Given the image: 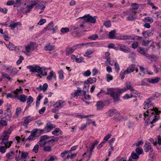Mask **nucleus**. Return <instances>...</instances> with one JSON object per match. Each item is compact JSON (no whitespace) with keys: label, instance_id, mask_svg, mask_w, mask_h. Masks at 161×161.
Returning <instances> with one entry per match:
<instances>
[{"label":"nucleus","instance_id":"obj_1","mask_svg":"<svg viewBox=\"0 0 161 161\" xmlns=\"http://www.w3.org/2000/svg\"><path fill=\"white\" fill-rule=\"evenodd\" d=\"M161 113L156 107H153V108L148 109L143 113L144 119L147 122V125L151 124L150 127L153 126V124L155 123L159 118L158 115Z\"/></svg>","mask_w":161,"mask_h":161},{"label":"nucleus","instance_id":"obj_2","mask_svg":"<svg viewBox=\"0 0 161 161\" xmlns=\"http://www.w3.org/2000/svg\"><path fill=\"white\" fill-rule=\"evenodd\" d=\"M96 16L92 17L88 14L79 18H81L83 20L82 22L83 24L78 23L75 25H71L70 27V31L72 33L81 32L85 28L83 24L86 22L95 23L96 22Z\"/></svg>","mask_w":161,"mask_h":161},{"label":"nucleus","instance_id":"obj_3","mask_svg":"<svg viewBox=\"0 0 161 161\" xmlns=\"http://www.w3.org/2000/svg\"><path fill=\"white\" fill-rule=\"evenodd\" d=\"M46 5V3L45 2H38V0H27L25 1L24 4H23L22 8L24 9H25V13H27L30 12L32 8L34 6H35V8L38 9H41L42 10H44Z\"/></svg>","mask_w":161,"mask_h":161},{"label":"nucleus","instance_id":"obj_4","mask_svg":"<svg viewBox=\"0 0 161 161\" xmlns=\"http://www.w3.org/2000/svg\"><path fill=\"white\" fill-rule=\"evenodd\" d=\"M127 90V89L126 87L119 90V91L113 89L109 88L108 89V92L106 93V94L110 95V96L113 98L114 101V102H116L119 99V93L124 92Z\"/></svg>","mask_w":161,"mask_h":161},{"label":"nucleus","instance_id":"obj_5","mask_svg":"<svg viewBox=\"0 0 161 161\" xmlns=\"http://www.w3.org/2000/svg\"><path fill=\"white\" fill-rule=\"evenodd\" d=\"M50 138V137L47 135H44L42 136L40 140L38 142L39 145L43 147L44 145H46L47 144L51 143V145L53 146L55 145L54 142H57L58 140V138H55L47 141V140H48Z\"/></svg>","mask_w":161,"mask_h":161},{"label":"nucleus","instance_id":"obj_6","mask_svg":"<svg viewBox=\"0 0 161 161\" xmlns=\"http://www.w3.org/2000/svg\"><path fill=\"white\" fill-rule=\"evenodd\" d=\"M27 68L30 70L31 72L40 73V74L43 76H46L47 75L46 72H43V70H45V69L43 67L41 68L37 65H33L27 66Z\"/></svg>","mask_w":161,"mask_h":161},{"label":"nucleus","instance_id":"obj_7","mask_svg":"<svg viewBox=\"0 0 161 161\" xmlns=\"http://www.w3.org/2000/svg\"><path fill=\"white\" fill-rule=\"evenodd\" d=\"M36 130L33 129L32 130L31 133V135L29 137L26 139V140H29L31 141L34 140L36 138H37L40 136V134H37L36 133Z\"/></svg>","mask_w":161,"mask_h":161},{"label":"nucleus","instance_id":"obj_8","mask_svg":"<svg viewBox=\"0 0 161 161\" xmlns=\"http://www.w3.org/2000/svg\"><path fill=\"white\" fill-rule=\"evenodd\" d=\"M114 49L116 50L122 51L125 53H127L130 50L129 48L122 44H117V46H115L114 47Z\"/></svg>","mask_w":161,"mask_h":161},{"label":"nucleus","instance_id":"obj_9","mask_svg":"<svg viewBox=\"0 0 161 161\" xmlns=\"http://www.w3.org/2000/svg\"><path fill=\"white\" fill-rule=\"evenodd\" d=\"M153 99L152 97H150L146 100L144 102V108L147 109L153 106V104L152 103Z\"/></svg>","mask_w":161,"mask_h":161},{"label":"nucleus","instance_id":"obj_10","mask_svg":"<svg viewBox=\"0 0 161 161\" xmlns=\"http://www.w3.org/2000/svg\"><path fill=\"white\" fill-rule=\"evenodd\" d=\"M136 11H135L134 10H130L128 12L127 14H129V16L127 17V19L129 21H133L136 18Z\"/></svg>","mask_w":161,"mask_h":161},{"label":"nucleus","instance_id":"obj_11","mask_svg":"<svg viewBox=\"0 0 161 161\" xmlns=\"http://www.w3.org/2000/svg\"><path fill=\"white\" fill-rule=\"evenodd\" d=\"M55 127L56 126L54 125L49 122L47 124L46 126L45 127V130L48 132L50 131L53 129L55 128Z\"/></svg>","mask_w":161,"mask_h":161},{"label":"nucleus","instance_id":"obj_12","mask_svg":"<svg viewBox=\"0 0 161 161\" xmlns=\"http://www.w3.org/2000/svg\"><path fill=\"white\" fill-rule=\"evenodd\" d=\"M144 149L146 152H148L149 150L152 152L153 151V148L151 147L150 144L148 142H147L145 144Z\"/></svg>","mask_w":161,"mask_h":161},{"label":"nucleus","instance_id":"obj_13","mask_svg":"<svg viewBox=\"0 0 161 161\" xmlns=\"http://www.w3.org/2000/svg\"><path fill=\"white\" fill-rule=\"evenodd\" d=\"M65 104L66 103L65 101H63L62 100H60L54 104L53 105L56 108H58L59 107L61 108L65 105Z\"/></svg>","mask_w":161,"mask_h":161},{"label":"nucleus","instance_id":"obj_14","mask_svg":"<svg viewBox=\"0 0 161 161\" xmlns=\"http://www.w3.org/2000/svg\"><path fill=\"white\" fill-rule=\"evenodd\" d=\"M160 79L159 77H156L154 78H147L146 80L150 83H156L160 80Z\"/></svg>","mask_w":161,"mask_h":161},{"label":"nucleus","instance_id":"obj_15","mask_svg":"<svg viewBox=\"0 0 161 161\" xmlns=\"http://www.w3.org/2000/svg\"><path fill=\"white\" fill-rule=\"evenodd\" d=\"M119 112L115 109H112L109 110L108 112L106 113L107 116L109 117L113 116L115 114H119Z\"/></svg>","mask_w":161,"mask_h":161},{"label":"nucleus","instance_id":"obj_16","mask_svg":"<svg viewBox=\"0 0 161 161\" xmlns=\"http://www.w3.org/2000/svg\"><path fill=\"white\" fill-rule=\"evenodd\" d=\"M31 121V120L30 119V117H25L24 118V121L23 124V125L26 128H28L27 125Z\"/></svg>","mask_w":161,"mask_h":161},{"label":"nucleus","instance_id":"obj_17","mask_svg":"<svg viewBox=\"0 0 161 161\" xmlns=\"http://www.w3.org/2000/svg\"><path fill=\"white\" fill-rule=\"evenodd\" d=\"M76 48L73 47L70 48H68L66 49V54L68 56L72 53L76 49Z\"/></svg>","mask_w":161,"mask_h":161},{"label":"nucleus","instance_id":"obj_18","mask_svg":"<svg viewBox=\"0 0 161 161\" xmlns=\"http://www.w3.org/2000/svg\"><path fill=\"white\" fill-rule=\"evenodd\" d=\"M14 96L15 97V98L18 97L19 95L23 93V91L22 89L21 88L17 89L15 91H13Z\"/></svg>","mask_w":161,"mask_h":161},{"label":"nucleus","instance_id":"obj_19","mask_svg":"<svg viewBox=\"0 0 161 161\" xmlns=\"http://www.w3.org/2000/svg\"><path fill=\"white\" fill-rule=\"evenodd\" d=\"M152 32V31H150V30L144 31L142 32V35L145 38H147L148 36H151L153 35V33Z\"/></svg>","mask_w":161,"mask_h":161},{"label":"nucleus","instance_id":"obj_20","mask_svg":"<svg viewBox=\"0 0 161 161\" xmlns=\"http://www.w3.org/2000/svg\"><path fill=\"white\" fill-rule=\"evenodd\" d=\"M96 106L97 107V109L100 110L103 108L104 105L102 101H99L97 102Z\"/></svg>","mask_w":161,"mask_h":161},{"label":"nucleus","instance_id":"obj_21","mask_svg":"<svg viewBox=\"0 0 161 161\" xmlns=\"http://www.w3.org/2000/svg\"><path fill=\"white\" fill-rule=\"evenodd\" d=\"M55 46L49 44L44 47V49L46 51H51L53 50L54 49Z\"/></svg>","mask_w":161,"mask_h":161},{"label":"nucleus","instance_id":"obj_22","mask_svg":"<svg viewBox=\"0 0 161 161\" xmlns=\"http://www.w3.org/2000/svg\"><path fill=\"white\" fill-rule=\"evenodd\" d=\"M28 45L33 50H35L37 49L38 44L35 42H31Z\"/></svg>","mask_w":161,"mask_h":161},{"label":"nucleus","instance_id":"obj_23","mask_svg":"<svg viewBox=\"0 0 161 161\" xmlns=\"http://www.w3.org/2000/svg\"><path fill=\"white\" fill-rule=\"evenodd\" d=\"M6 156L8 159H12L14 158V153L13 151H11L10 153H7Z\"/></svg>","mask_w":161,"mask_h":161},{"label":"nucleus","instance_id":"obj_24","mask_svg":"<svg viewBox=\"0 0 161 161\" xmlns=\"http://www.w3.org/2000/svg\"><path fill=\"white\" fill-rule=\"evenodd\" d=\"M93 51L91 49H87L84 55V56L87 57L89 58H90L91 57V55L93 54Z\"/></svg>","mask_w":161,"mask_h":161},{"label":"nucleus","instance_id":"obj_25","mask_svg":"<svg viewBox=\"0 0 161 161\" xmlns=\"http://www.w3.org/2000/svg\"><path fill=\"white\" fill-rule=\"evenodd\" d=\"M129 74V73L127 69L125 70H121L119 74V76L121 78V79H123L125 78V75Z\"/></svg>","mask_w":161,"mask_h":161},{"label":"nucleus","instance_id":"obj_26","mask_svg":"<svg viewBox=\"0 0 161 161\" xmlns=\"http://www.w3.org/2000/svg\"><path fill=\"white\" fill-rule=\"evenodd\" d=\"M21 24L20 22H17L16 23H13L10 24L8 26L10 27L11 29H14L17 27L18 26L21 25Z\"/></svg>","mask_w":161,"mask_h":161},{"label":"nucleus","instance_id":"obj_27","mask_svg":"<svg viewBox=\"0 0 161 161\" xmlns=\"http://www.w3.org/2000/svg\"><path fill=\"white\" fill-rule=\"evenodd\" d=\"M41 147H43V150L45 152H50L52 151L51 147L50 146H46L44 145L43 147L40 146Z\"/></svg>","mask_w":161,"mask_h":161},{"label":"nucleus","instance_id":"obj_28","mask_svg":"<svg viewBox=\"0 0 161 161\" xmlns=\"http://www.w3.org/2000/svg\"><path fill=\"white\" fill-rule=\"evenodd\" d=\"M92 46V44L91 43H82L81 44H79L76 45L74 47H75L76 48V49L77 48H81L82 47L84 46Z\"/></svg>","mask_w":161,"mask_h":161},{"label":"nucleus","instance_id":"obj_29","mask_svg":"<svg viewBox=\"0 0 161 161\" xmlns=\"http://www.w3.org/2000/svg\"><path fill=\"white\" fill-rule=\"evenodd\" d=\"M27 97V96H25L24 94H23L19 96L17 98V99L21 102H25L26 100Z\"/></svg>","mask_w":161,"mask_h":161},{"label":"nucleus","instance_id":"obj_30","mask_svg":"<svg viewBox=\"0 0 161 161\" xmlns=\"http://www.w3.org/2000/svg\"><path fill=\"white\" fill-rule=\"evenodd\" d=\"M135 69V66L133 64H131L126 69L129 73L133 72Z\"/></svg>","mask_w":161,"mask_h":161},{"label":"nucleus","instance_id":"obj_31","mask_svg":"<svg viewBox=\"0 0 161 161\" xmlns=\"http://www.w3.org/2000/svg\"><path fill=\"white\" fill-rule=\"evenodd\" d=\"M131 36L124 35H121L119 36L120 39L121 40H127L130 39H133V38H131Z\"/></svg>","mask_w":161,"mask_h":161},{"label":"nucleus","instance_id":"obj_32","mask_svg":"<svg viewBox=\"0 0 161 161\" xmlns=\"http://www.w3.org/2000/svg\"><path fill=\"white\" fill-rule=\"evenodd\" d=\"M61 131L58 128H56L52 132V134L55 136H58L61 134Z\"/></svg>","mask_w":161,"mask_h":161},{"label":"nucleus","instance_id":"obj_33","mask_svg":"<svg viewBox=\"0 0 161 161\" xmlns=\"http://www.w3.org/2000/svg\"><path fill=\"white\" fill-rule=\"evenodd\" d=\"M3 137L2 138V141L1 143L2 145L3 144V142L7 141L8 139L9 136L6 134H3Z\"/></svg>","mask_w":161,"mask_h":161},{"label":"nucleus","instance_id":"obj_34","mask_svg":"<svg viewBox=\"0 0 161 161\" xmlns=\"http://www.w3.org/2000/svg\"><path fill=\"white\" fill-rule=\"evenodd\" d=\"M153 17L156 19L161 18V12H157L154 13L153 14Z\"/></svg>","mask_w":161,"mask_h":161},{"label":"nucleus","instance_id":"obj_35","mask_svg":"<svg viewBox=\"0 0 161 161\" xmlns=\"http://www.w3.org/2000/svg\"><path fill=\"white\" fill-rule=\"evenodd\" d=\"M89 85L90 84L89 83L87 82L86 81H85L84 82V86L83 88V92L84 91H85V92H86V91L88 92Z\"/></svg>","mask_w":161,"mask_h":161},{"label":"nucleus","instance_id":"obj_36","mask_svg":"<svg viewBox=\"0 0 161 161\" xmlns=\"http://www.w3.org/2000/svg\"><path fill=\"white\" fill-rule=\"evenodd\" d=\"M153 19L152 18L149 17H147L145 18L143 20V21L145 23H151L153 22Z\"/></svg>","mask_w":161,"mask_h":161},{"label":"nucleus","instance_id":"obj_37","mask_svg":"<svg viewBox=\"0 0 161 161\" xmlns=\"http://www.w3.org/2000/svg\"><path fill=\"white\" fill-rule=\"evenodd\" d=\"M53 26V22L51 21L45 28V29L46 30H52Z\"/></svg>","mask_w":161,"mask_h":161},{"label":"nucleus","instance_id":"obj_38","mask_svg":"<svg viewBox=\"0 0 161 161\" xmlns=\"http://www.w3.org/2000/svg\"><path fill=\"white\" fill-rule=\"evenodd\" d=\"M7 48L10 51H13L14 50L15 47L14 45L12 43L9 42V43L8 45H6Z\"/></svg>","mask_w":161,"mask_h":161},{"label":"nucleus","instance_id":"obj_39","mask_svg":"<svg viewBox=\"0 0 161 161\" xmlns=\"http://www.w3.org/2000/svg\"><path fill=\"white\" fill-rule=\"evenodd\" d=\"M137 51L141 54L144 55L146 52H145L144 49L140 47H138L137 49Z\"/></svg>","mask_w":161,"mask_h":161},{"label":"nucleus","instance_id":"obj_40","mask_svg":"<svg viewBox=\"0 0 161 161\" xmlns=\"http://www.w3.org/2000/svg\"><path fill=\"white\" fill-rule=\"evenodd\" d=\"M116 33V31L113 30L111 31L109 34L108 36L110 38L113 39L114 37V35Z\"/></svg>","mask_w":161,"mask_h":161},{"label":"nucleus","instance_id":"obj_41","mask_svg":"<svg viewBox=\"0 0 161 161\" xmlns=\"http://www.w3.org/2000/svg\"><path fill=\"white\" fill-rule=\"evenodd\" d=\"M12 143L13 142L12 141H7L3 142V144H4L5 147L7 148H9Z\"/></svg>","mask_w":161,"mask_h":161},{"label":"nucleus","instance_id":"obj_42","mask_svg":"<svg viewBox=\"0 0 161 161\" xmlns=\"http://www.w3.org/2000/svg\"><path fill=\"white\" fill-rule=\"evenodd\" d=\"M96 78H90L88 79L86 81L90 84H92L94 83H95L96 81Z\"/></svg>","mask_w":161,"mask_h":161},{"label":"nucleus","instance_id":"obj_43","mask_svg":"<svg viewBox=\"0 0 161 161\" xmlns=\"http://www.w3.org/2000/svg\"><path fill=\"white\" fill-rule=\"evenodd\" d=\"M34 130H36V133L37 134H40V135L41 134H43L47 132L45 130V128L43 130H40L38 129H34Z\"/></svg>","mask_w":161,"mask_h":161},{"label":"nucleus","instance_id":"obj_44","mask_svg":"<svg viewBox=\"0 0 161 161\" xmlns=\"http://www.w3.org/2000/svg\"><path fill=\"white\" fill-rule=\"evenodd\" d=\"M64 71L62 70H60L58 72L59 78L60 80H63L64 79Z\"/></svg>","mask_w":161,"mask_h":161},{"label":"nucleus","instance_id":"obj_45","mask_svg":"<svg viewBox=\"0 0 161 161\" xmlns=\"http://www.w3.org/2000/svg\"><path fill=\"white\" fill-rule=\"evenodd\" d=\"M39 149V145L37 144L36 145L33 149H32V151L35 152L36 153H37Z\"/></svg>","mask_w":161,"mask_h":161},{"label":"nucleus","instance_id":"obj_46","mask_svg":"<svg viewBox=\"0 0 161 161\" xmlns=\"http://www.w3.org/2000/svg\"><path fill=\"white\" fill-rule=\"evenodd\" d=\"M139 155L137 154L136 153H134V152H133L131 154V156L130 157H131V158H132L133 159H137L139 158Z\"/></svg>","mask_w":161,"mask_h":161},{"label":"nucleus","instance_id":"obj_47","mask_svg":"<svg viewBox=\"0 0 161 161\" xmlns=\"http://www.w3.org/2000/svg\"><path fill=\"white\" fill-rule=\"evenodd\" d=\"M33 99L32 97L31 96H29L28 98L27 99V103L28 106H29L31 103L33 102Z\"/></svg>","mask_w":161,"mask_h":161},{"label":"nucleus","instance_id":"obj_48","mask_svg":"<svg viewBox=\"0 0 161 161\" xmlns=\"http://www.w3.org/2000/svg\"><path fill=\"white\" fill-rule=\"evenodd\" d=\"M6 97L7 98H15L16 96H14L13 92L11 93L7 94L6 95Z\"/></svg>","mask_w":161,"mask_h":161},{"label":"nucleus","instance_id":"obj_49","mask_svg":"<svg viewBox=\"0 0 161 161\" xmlns=\"http://www.w3.org/2000/svg\"><path fill=\"white\" fill-rule=\"evenodd\" d=\"M69 31V29L68 28H62L61 29V32L62 34L67 33Z\"/></svg>","mask_w":161,"mask_h":161},{"label":"nucleus","instance_id":"obj_50","mask_svg":"<svg viewBox=\"0 0 161 161\" xmlns=\"http://www.w3.org/2000/svg\"><path fill=\"white\" fill-rule=\"evenodd\" d=\"M131 5H132L133 7L130 10H134L135 11H136V9L138 8V4L136 3H133L131 4Z\"/></svg>","mask_w":161,"mask_h":161},{"label":"nucleus","instance_id":"obj_51","mask_svg":"<svg viewBox=\"0 0 161 161\" xmlns=\"http://www.w3.org/2000/svg\"><path fill=\"white\" fill-rule=\"evenodd\" d=\"M136 151L138 155L142 154L143 152V150L141 147H138L136 149Z\"/></svg>","mask_w":161,"mask_h":161},{"label":"nucleus","instance_id":"obj_52","mask_svg":"<svg viewBox=\"0 0 161 161\" xmlns=\"http://www.w3.org/2000/svg\"><path fill=\"white\" fill-rule=\"evenodd\" d=\"M114 65L116 72L118 73L120 70L119 65L117 63H115Z\"/></svg>","mask_w":161,"mask_h":161},{"label":"nucleus","instance_id":"obj_53","mask_svg":"<svg viewBox=\"0 0 161 161\" xmlns=\"http://www.w3.org/2000/svg\"><path fill=\"white\" fill-rule=\"evenodd\" d=\"M3 77H4L7 78L9 80H11L9 76L7 74L5 73L4 72L1 73Z\"/></svg>","mask_w":161,"mask_h":161},{"label":"nucleus","instance_id":"obj_54","mask_svg":"<svg viewBox=\"0 0 161 161\" xmlns=\"http://www.w3.org/2000/svg\"><path fill=\"white\" fill-rule=\"evenodd\" d=\"M86 92L85 91H84L83 92V94L85 98L86 99L90 100L91 99V96L89 95H86Z\"/></svg>","mask_w":161,"mask_h":161},{"label":"nucleus","instance_id":"obj_55","mask_svg":"<svg viewBox=\"0 0 161 161\" xmlns=\"http://www.w3.org/2000/svg\"><path fill=\"white\" fill-rule=\"evenodd\" d=\"M126 87L127 89V90H129L130 92H132V90H133V88L131 86L130 83H126Z\"/></svg>","mask_w":161,"mask_h":161},{"label":"nucleus","instance_id":"obj_56","mask_svg":"<svg viewBox=\"0 0 161 161\" xmlns=\"http://www.w3.org/2000/svg\"><path fill=\"white\" fill-rule=\"evenodd\" d=\"M46 20L45 19H41L38 23L37 24L39 25H42L45 23Z\"/></svg>","mask_w":161,"mask_h":161},{"label":"nucleus","instance_id":"obj_57","mask_svg":"<svg viewBox=\"0 0 161 161\" xmlns=\"http://www.w3.org/2000/svg\"><path fill=\"white\" fill-rule=\"evenodd\" d=\"M21 109L20 107H18L16 108L15 112V115L17 116H18L21 113Z\"/></svg>","mask_w":161,"mask_h":161},{"label":"nucleus","instance_id":"obj_58","mask_svg":"<svg viewBox=\"0 0 161 161\" xmlns=\"http://www.w3.org/2000/svg\"><path fill=\"white\" fill-rule=\"evenodd\" d=\"M24 59V57L22 56H20L19 59L17 61V64H19L22 62V61Z\"/></svg>","mask_w":161,"mask_h":161},{"label":"nucleus","instance_id":"obj_59","mask_svg":"<svg viewBox=\"0 0 161 161\" xmlns=\"http://www.w3.org/2000/svg\"><path fill=\"white\" fill-rule=\"evenodd\" d=\"M7 148L4 146L0 147V152L1 153H5L6 152V149Z\"/></svg>","mask_w":161,"mask_h":161},{"label":"nucleus","instance_id":"obj_60","mask_svg":"<svg viewBox=\"0 0 161 161\" xmlns=\"http://www.w3.org/2000/svg\"><path fill=\"white\" fill-rule=\"evenodd\" d=\"M106 78L107 81L109 82L113 80V77L110 75L108 74L106 75Z\"/></svg>","mask_w":161,"mask_h":161},{"label":"nucleus","instance_id":"obj_61","mask_svg":"<svg viewBox=\"0 0 161 161\" xmlns=\"http://www.w3.org/2000/svg\"><path fill=\"white\" fill-rule=\"evenodd\" d=\"M18 72V70L16 68H13L11 72V74L12 75H14L16 74Z\"/></svg>","mask_w":161,"mask_h":161},{"label":"nucleus","instance_id":"obj_62","mask_svg":"<svg viewBox=\"0 0 161 161\" xmlns=\"http://www.w3.org/2000/svg\"><path fill=\"white\" fill-rule=\"evenodd\" d=\"M98 38V36L97 34L93 35L89 37L88 39L92 40H95L96 39Z\"/></svg>","mask_w":161,"mask_h":161},{"label":"nucleus","instance_id":"obj_63","mask_svg":"<svg viewBox=\"0 0 161 161\" xmlns=\"http://www.w3.org/2000/svg\"><path fill=\"white\" fill-rule=\"evenodd\" d=\"M81 94V91L80 90H78L76 91L74 93V95L75 96H78L80 95Z\"/></svg>","mask_w":161,"mask_h":161},{"label":"nucleus","instance_id":"obj_64","mask_svg":"<svg viewBox=\"0 0 161 161\" xmlns=\"http://www.w3.org/2000/svg\"><path fill=\"white\" fill-rule=\"evenodd\" d=\"M91 74V72L89 70H87L83 73V75L85 76H89Z\"/></svg>","mask_w":161,"mask_h":161}]
</instances>
